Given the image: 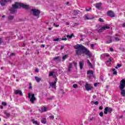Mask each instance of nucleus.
Instances as JSON below:
<instances>
[{"instance_id":"f257e3e1","label":"nucleus","mask_w":125,"mask_h":125,"mask_svg":"<svg viewBox=\"0 0 125 125\" xmlns=\"http://www.w3.org/2000/svg\"><path fill=\"white\" fill-rule=\"evenodd\" d=\"M75 49H76L75 51L76 54L77 55H82L83 53V49L84 48V46L83 45L77 44L74 46Z\"/></svg>"},{"instance_id":"f03ea898","label":"nucleus","mask_w":125,"mask_h":125,"mask_svg":"<svg viewBox=\"0 0 125 125\" xmlns=\"http://www.w3.org/2000/svg\"><path fill=\"white\" fill-rule=\"evenodd\" d=\"M125 88V80L122 79L120 81V84L119 85V88L121 90V94L122 96L125 97V89L124 88Z\"/></svg>"},{"instance_id":"7ed1b4c3","label":"nucleus","mask_w":125,"mask_h":125,"mask_svg":"<svg viewBox=\"0 0 125 125\" xmlns=\"http://www.w3.org/2000/svg\"><path fill=\"white\" fill-rule=\"evenodd\" d=\"M19 8V5L18 2H16L14 4L12 5V7L10 9V11L12 14H13L15 11H16V9Z\"/></svg>"},{"instance_id":"20e7f679","label":"nucleus","mask_w":125,"mask_h":125,"mask_svg":"<svg viewBox=\"0 0 125 125\" xmlns=\"http://www.w3.org/2000/svg\"><path fill=\"white\" fill-rule=\"evenodd\" d=\"M31 11L34 16H36L38 17V18H39V16L41 13V11L37 9H31Z\"/></svg>"},{"instance_id":"39448f33","label":"nucleus","mask_w":125,"mask_h":125,"mask_svg":"<svg viewBox=\"0 0 125 125\" xmlns=\"http://www.w3.org/2000/svg\"><path fill=\"white\" fill-rule=\"evenodd\" d=\"M73 66H74V67L76 68V69H78V67L77 66V62H72L69 63V65L68 67V72H71V69L73 68Z\"/></svg>"},{"instance_id":"423d86ee","label":"nucleus","mask_w":125,"mask_h":125,"mask_svg":"<svg viewBox=\"0 0 125 125\" xmlns=\"http://www.w3.org/2000/svg\"><path fill=\"white\" fill-rule=\"evenodd\" d=\"M112 111H113V109H112L111 107H106L104 108V115H107L108 113H109L110 114V113H112Z\"/></svg>"},{"instance_id":"0eeeda50","label":"nucleus","mask_w":125,"mask_h":125,"mask_svg":"<svg viewBox=\"0 0 125 125\" xmlns=\"http://www.w3.org/2000/svg\"><path fill=\"white\" fill-rule=\"evenodd\" d=\"M83 53H84L89 58H90V57H91V54L90 53V52H89V51H88L87 50V49L85 48L84 47V49L83 50Z\"/></svg>"},{"instance_id":"6e6552de","label":"nucleus","mask_w":125,"mask_h":125,"mask_svg":"<svg viewBox=\"0 0 125 125\" xmlns=\"http://www.w3.org/2000/svg\"><path fill=\"white\" fill-rule=\"evenodd\" d=\"M18 4L19 8H20V7H22V8H24L25 9H28L29 7L28 5L25 4L23 3H18Z\"/></svg>"},{"instance_id":"1a4fd4ad","label":"nucleus","mask_w":125,"mask_h":125,"mask_svg":"<svg viewBox=\"0 0 125 125\" xmlns=\"http://www.w3.org/2000/svg\"><path fill=\"white\" fill-rule=\"evenodd\" d=\"M85 88L86 90H87V91H89V90H91V89H92V87H91V84L86 83L85 84Z\"/></svg>"},{"instance_id":"9d476101","label":"nucleus","mask_w":125,"mask_h":125,"mask_svg":"<svg viewBox=\"0 0 125 125\" xmlns=\"http://www.w3.org/2000/svg\"><path fill=\"white\" fill-rule=\"evenodd\" d=\"M57 82V81H55L54 82H51L49 83L50 86L52 87V88H54L55 89H56V83Z\"/></svg>"},{"instance_id":"9b49d317","label":"nucleus","mask_w":125,"mask_h":125,"mask_svg":"<svg viewBox=\"0 0 125 125\" xmlns=\"http://www.w3.org/2000/svg\"><path fill=\"white\" fill-rule=\"evenodd\" d=\"M107 29H110V27L107 26H104L102 27L101 29L98 30V33H102L104 30H106Z\"/></svg>"},{"instance_id":"f8f14e48","label":"nucleus","mask_w":125,"mask_h":125,"mask_svg":"<svg viewBox=\"0 0 125 125\" xmlns=\"http://www.w3.org/2000/svg\"><path fill=\"white\" fill-rule=\"evenodd\" d=\"M39 111H40V112H41V113H43L44 112H47V108H46V107H45V106L41 107L40 108V109H39Z\"/></svg>"},{"instance_id":"ddd939ff","label":"nucleus","mask_w":125,"mask_h":125,"mask_svg":"<svg viewBox=\"0 0 125 125\" xmlns=\"http://www.w3.org/2000/svg\"><path fill=\"white\" fill-rule=\"evenodd\" d=\"M107 15L109 16V17H115V14H114V12L112 11H108L107 12Z\"/></svg>"},{"instance_id":"4468645a","label":"nucleus","mask_w":125,"mask_h":125,"mask_svg":"<svg viewBox=\"0 0 125 125\" xmlns=\"http://www.w3.org/2000/svg\"><path fill=\"white\" fill-rule=\"evenodd\" d=\"M30 101L31 103L34 104V101H36V97H35V94H33L31 95V98H30Z\"/></svg>"},{"instance_id":"2eb2a0df","label":"nucleus","mask_w":125,"mask_h":125,"mask_svg":"<svg viewBox=\"0 0 125 125\" xmlns=\"http://www.w3.org/2000/svg\"><path fill=\"white\" fill-rule=\"evenodd\" d=\"M95 6L98 9H100V7H101V5H102V3L99 2V3H97L95 4Z\"/></svg>"},{"instance_id":"dca6fc26","label":"nucleus","mask_w":125,"mask_h":125,"mask_svg":"<svg viewBox=\"0 0 125 125\" xmlns=\"http://www.w3.org/2000/svg\"><path fill=\"white\" fill-rule=\"evenodd\" d=\"M6 2H7V1L6 0H1L0 1V5L1 6H4L5 5V4H6Z\"/></svg>"},{"instance_id":"f3484780","label":"nucleus","mask_w":125,"mask_h":125,"mask_svg":"<svg viewBox=\"0 0 125 125\" xmlns=\"http://www.w3.org/2000/svg\"><path fill=\"white\" fill-rule=\"evenodd\" d=\"M15 94H20V95H23V93H22V91L17 90L15 91Z\"/></svg>"},{"instance_id":"a211bd4d","label":"nucleus","mask_w":125,"mask_h":125,"mask_svg":"<svg viewBox=\"0 0 125 125\" xmlns=\"http://www.w3.org/2000/svg\"><path fill=\"white\" fill-rule=\"evenodd\" d=\"M108 40L106 41V43H111L112 42V37L111 36L108 37Z\"/></svg>"},{"instance_id":"6ab92c4d","label":"nucleus","mask_w":125,"mask_h":125,"mask_svg":"<svg viewBox=\"0 0 125 125\" xmlns=\"http://www.w3.org/2000/svg\"><path fill=\"white\" fill-rule=\"evenodd\" d=\"M7 18L9 21H12V20H13L14 19V16L13 15H9Z\"/></svg>"},{"instance_id":"aec40b11","label":"nucleus","mask_w":125,"mask_h":125,"mask_svg":"<svg viewBox=\"0 0 125 125\" xmlns=\"http://www.w3.org/2000/svg\"><path fill=\"white\" fill-rule=\"evenodd\" d=\"M35 79L36 81L37 82V83H40V82H41V81H42V78L38 77L37 76H36L35 77Z\"/></svg>"},{"instance_id":"412c9836","label":"nucleus","mask_w":125,"mask_h":125,"mask_svg":"<svg viewBox=\"0 0 125 125\" xmlns=\"http://www.w3.org/2000/svg\"><path fill=\"white\" fill-rule=\"evenodd\" d=\"M87 75H91V77L93 76V71L92 70H89L87 72Z\"/></svg>"},{"instance_id":"4be33fe9","label":"nucleus","mask_w":125,"mask_h":125,"mask_svg":"<svg viewBox=\"0 0 125 125\" xmlns=\"http://www.w3.org/2000/svg\"><path fill=\"white\" fill-rule=\"evenodd\" d=\"M41 123L45 125V124H46V118H42V120H41Z\"/></svg>"},{"instance_id":"5701e85b","label":"nucleus","mask_w":125,"mask_h":125,"mask_svg":"<svg viewBox=\"0 0 125 125\" xmlns=\"http://www.w3.org/2000/svg\"><path fill=\"white\" fill-rule=\"evenodd\" d=\"M79 66H80V69L82 70V69L83 68V63L82 62H79Z\"/></svg>"},{"instance_id":"b1692460","label":"nucleus","mask_w":125,"mask_h":125,"mask_svg":"<svg viewBox=\"0 0 125 125\" xmlns=\"http://www.w3.org/2000/svg\"><path fill=\"white\" fill-rule=\"evenodd\" d=\"M84 16H85V19H86L87 20H92V18H90L88 17V15H85Z\"/></svg>"},{"instance_id":"393cba45","label":"nucleus","mask_w":125,"mask_h":125,"mask_svg":"<svg viewBox=\"0 0 125 125\" xmlns=\"http://www.w3.org/2000/svg\"><path fill=\"white\" fill-rule=\"evenodd\" d=\"M87 64L89 65L90 68H92V64H91V62H90L89 60H87Z\"/></svg>"},{"instance_id":"a878e982","label":"nucleus","mask_w":125,"mask_h":125,"mask_svg":"<svg viewBox=\"0 0 125 125\" xmlns=\"http://www.w3.org/2000/svg\"><path fill=\"white\" fill-rule=\"evenodd\" d=\"M73 36H74V34H71L70 35H66V37L67 38H69V39H72Z\"/></svg>"},{"instance_id":"bb28decb","label":"nucleus","mask_w":125,"mask_h":125,"mask_svg":"<svg viewBox=\"0 0 125 125\" xmlns=\"http://www.w3.org/2000/svg\"><path fill=\"white\" fill-rule=\"evenodd\" d=\"M121 67H122V64H118L117 65V66H115V68L116 69H118L119 68H121Z\"/></svg>"},{"instance_id":"cd10ccee","label":"nucleus","mask_w":125,"mask_h":125,"mask_svg":"<svg viewBox=\"0 0 125 125\" xmlns=\"http://www.w3.org/2000/svg\"><path fill=\"white\" fill-rule=\"evenodd\" d=\"M33 123L35 124V125H40V123H38L37 121L34 120L33 121Z\"/></svg>"},{"instance_id":"c85d7f7f","label":"nucleus","mask_w":125,"mask_h":125,"mask_svg":"<svg viewBox=\"0 0 125 125\" xmlns=\"http://www.w3.org/2000/svg\"><path fill=\"white\" fill-rule=\"evenodd\" d=\"M112 62V59L111 58H109L107 61V64H110V62Z\"/></svg>"},{"instance_id":"c756f323","label":"nucleus","mask_w":125,"mask_h":125,"mask_svg":"<svg viewBox=\"0 0 125 125\" xmlns=\"http://www.w3.org/2000/svg\"><path fill=\"white\" fill-rule=\"evenodd\" d=\"M112 71L113 72V75H117V71H116V69L115 68L112 69Z\"/></svg>"},{"instance_id":"7c9ffc66","label":"nucleus","mask_w":125,"mask_h":125,"mask_svg":"<svg viewBox=\"0 0 125 125\" xmlns=\"http://www.w3.org/2000/svg\"><path fill=\"white\" fill-rule=\"evenodd\" d=\"M67 57H68L67 55H65L63 56L62 57V61H64V60H65L66 59V58H67Z\"/></svg>"},{"instance_id":"2f4dec72","label":"nucleus","mask_w":125,"mask_h":125,"mask_svg":"<svg viewBox=\"0 0 125 125\" xmlns=\"http://www.w3.org/2000/svg\"><path fill=\"white\" fill-rule=\"evenodd\" d=\"M60 40H61V38H57L53 40V42H58L60 41Z\"/></svg>"},{"instance_id":"473e14b6","label":"nucleus","mask_w":125,"mask_h":125,"mask_svg":"<svg viewBox=\"0 0 125 125\" xmlns=\"http://www.w3.org/2000/svg\"><path fill=\"white\" fill-rule=\"evenodd\" d=\"M54 74V72H51L49 73V76L52 77V76H53Z\"/></svg>"},{"instance_id":"72a5a7b5","label":"nucleus","mask_w":125,"mask_h":125,"mask_svg":"<svg viewBox=\"0 0 125 125\" xmlns=\"http://www.w3.org/2000/svg\"><path fill=\"white\" fill-rule=\"evenodd\" d=\"M115 41H116V42H119L121 41V39L119 38L118 37H115Z\"/></svg>"},{"instance_id":"f704fd0d","label":"nucleus","mask_w":125,"mask_h":125,"mask_svg":"<svg viewBox=\"0 0 125 125\" xmlns=\"http://www.w3.org/2000/svg\"><path fill=\"white\" fill-rule=\"evenodd\" d=\"M4 114L5 115H6V117H7V118H8L10 116V114L9 113H7L6 112H4Z\"/></svg>"},{"instance_id":"c9c22d12","label":"nucleus","mask_w":125,"mask_h":125,"mask_svg":"<svg viewBox=\"0 0 125 125\" xmlns=\"http://www.w3.org/2000/svg\"><path fill=\"white\" fill-rule=\"evenodd\" d=\"M102 56H104V57H108V56H109V54H104L102 55Z\"/></svg>"},{"instance_id":"e433bc0d","label":"nucleus","mask_w":125,"mask_h":125,"mask_svg":"<svg viewBox=\"0 0 125 125\" xmlns=\"http://www.w3.org/2000/svg\"><path fill=\"white\" fill-rule=\"evenodd\" d=\"M73 87H74V88H77V87H78V84H74L73 85Z\"/></svg>"},{"instance_id":"4c0bfd02","label":"nucleus","mask_w":125,"mask_h":125,"mask_svg":"<svg viewBox=\"0 0 125 125\" xmlns=\"http://www.w3.org/2000/svg\"><path fill=\"white\" fill-rule=\"evenodd\" d=\"M58 59H59V57H56L55 58H53V60L55 61V60H58Z\"/></svg>"},{"instance_id":"58836bf2","label":"nucleus","mask_w":125,"mask_h":125,"mask_svg":"<svg viewBox=\"0 0 125 125\" xmlns=\"http://www.w3.org/2000/svg\"><path fill=\"white\" fill-rule=\"evenodd\" d=\"M93 103L95 105H98V104H99V103L98 102V101H96V102H94Z\"/></svg>"},{"instance_id":"ea45409f","label":"nucleus","mask_w":125,"mask_h":125,"mask_svg":"<svg viewBox=\"0 0 125 125\" xmlns=\"http://www.w3.org/2000/svg\"><path fill=\"white\" fill-rule=\"evenodd\" d=\"M2 105H3V106H6V105H7V104L5 102H2Z\"/></svg>"},{"instance_id":"a19ab883","label":"nucleus","mask_w":125,"mask_h":125,"mask_svg":"<svg viewBox=\"0 0 125 125\" xmlns=\"http://www.w3.org/2000/svg\"><path fill=\"white\" fill-rule=\"evenodd\" d=\"M3 42V41H2V38H0V44H1Z\"/></svg>"},{"instance_id":"79ce46f5","label":"nucleus","mask_w":125,"mask_h":125,"mask_svg":"<svg viewBox=\"0 0 125 125\" xmlns=\"http://www.w3.org/2000/svg\"><path fill=\"white\" fill-rule=\"evenodd\" d=\"M50 119H51L52 120H53L54 119V116L51 115L49 116Z\"/></svg>"},{"instance_id":"37998d69","label":"nucleus","mask_w":125,"mask_h":125,"mask_svg":"<svg viewBox=\"0 0 125 125\" xmlns=\"http://www.w3.org/2000/svg\"><path fill=\"white\" fill-rule=\"evenodd\" d=\"M99 21L102 22H104V21H103V19H102V18L99 19Z\"/></svg>"},{"instance_id":"c03bdc74","label":"nucleus","mask_w":125,"mask_h":125,"mask_svg":"<svg viewBox=\"0 0 125 125\" xmlns=\"http://www.w3.org/2000/svg\"><path fill=\"white\" fill-rule=\"evenodd\" d=\"M99 115H100V117H103V112H101L99 113Z\"/></svg>"},{"instance_id":"a18cd8bd","label":"nucleus","mask_w":125,"mask_h":125,"mask_svg":"<svg viewBox=\"0 0 125 125\" xmlns=\"http://www.w3.org/2000/svg\"><path fill=\"white\" fill-rule=\"evenodd\" d=\"M98 84H99V83H94V86H97V85H98Z\"/></svg>"},{"instance_id":"49530a36","label":"nucleus","mask_w":125,"mask_h":125,"mask_svg":"<svg viewBox=\"0 0 125 125\" xmlns=\"http://www.w3.org/2000/svg\"><path fill=\"white\" fill-rule=\"evenodd\" d=\"M91 47L92 49H93L94 47V44H91Z\"/></svg>"},{"instance_id":"de8ad7c7","label":"nucleus","mask_w":125,"mask_h":125,"mask_svg":"<svg viewBox=\"0 0 125 125\" xmlns=\"http://www.w3.org/2000/svg\"><path fill=\"white\" fill-rule=\"evenodd\" d=\"M61 41H67V38H62L61 39Z\"/></svg>"},{"instance_id":"09e8293b","label":"nucleus","mask_w":125,"mask_h":125,"mask_svg":"<svg viewBox=\"0 0 125 125\" xmlns=\"http://www.w3.org/2000/svg\"><path fill=\"white\" fill-rule=\"evenodd\" d=\"M89 10H91V7H89L88 9H86V11H89Z\"/></svg>"},{"instance_id":"8fccbe9b","label":"nucleus","mask_w":125,"mask_h":125,"mask_svg":"<svg viewBox=\"0 0 125 125\" xmlns=\"http://www.w3.org/2000/svg\"><path fill=\"white\" fill-rule=\"evenodd\" d=\"M54 98V96H52L50 97L48 99L49 100H51V99H53Z\"/></svg>"},{"instance_id":"3c124183","label":"nucleus","mask_w":125,"mask_h":125,"mask_svg":"<svg viewBox=\"0 0 125 125\" xmlns=\"http://www.w3.org/2000/svg\"><path fill=\"white\" fill-rule=\"evenodd\" d=\"M28 98H31V93H29L28 94Z\"/></svg>"},{"instance_id":"603ef678","label":"nucleus","mask_w":125,"mask_h":125,"mask_svg":"<svg viewBox=\"0 0 125 125\" xmlns=\"http://www.w3.org/2000/svg\"><path fill=\"white\" fill-rule=\"evenodd\" d=\"M64 46H62L61 47L60 50H62V49H64Z\"/></svg>"},{"instance_id":"864d4df0","label":"nucleus","mask_w":125,"mask_h":125,"mask_svg":"<svg viewBox=\"0 0 125 125\" xmlns=\"http://www.w3.org/2000/svg\"><path fill=\"white\" fill-rule=\"evenodd\" d=\"M109 50H110V51H114V49H113V48H110Z\"/></svg>"},{"instance_id":"5fc2aeb1","label":"nucleus","mask_w":125,"mask_h":125,"mask_svg":"<svg viewBox=\"0 0 125 125\" xmlns=\"http://www.w3.org/2000/svg\"><path fill=\"white\" fill-rule=\"evenodd\" d=\"M103 109V106H100L99 107V109L100 110H102Z\"/></svg>"},{"instance_id":"6e6d98bb","label":"nucleus","mask_w":125,"mask_h":125,"mask_svg":"<svg viewBox=\"0 0 125 125\" xmlns=\"http://www.w3.org/2000/svg\"><path fill=\"white\" fill-rule=\"evenodd\" d=\"M122 27H123L124 28H125V22L124 23L122 24Z\"/></svg>"},{"instance_id":"4d7b16f0","label":"nucleus","mask_w":125,"mask_h":125,"mask_svg":"<svg viewBox=\"0 0 125 125\" xmlns=\"http://www.w3.org/2000/svg\"><path fill=\"white\" fill-rule=\"evenodd\" d=\"M93 120V117H92V118H90L89 119V121H92Z\"/></svg>"},{"instance_id":"13d9d810","label":"nucleus","mask_w":125,"mask_h":125,"mask_svg":"<svg viewBox=\"0 0 125 125\" xmlns=\"http://www.w3.org/2000/svg\"><path fill=\"white\" fill-rule=\"evenodd\" d=\"M13 55H15V54H14V53H12L11 55L10 56H12Z\"/></svg>"},{"instance_id":"bf43d9fd","label":"nucleus","mask_w":125,"mask_h":125,"mask_svg":"<svg viewBox=\"0 0 125 125\" xmlns=\"http://www.w3.org/2000/svg\"><path fill=\"white\" fill-rule=\"evenodd\" d=\"M93 98L94 99L96 98V95H93Z\"/></svg>"},{"instance_id":"052dcab7","label":"nucleus","mask_w":125,"mask_h":125,"mask_svg":"<svg viewBox=\"0 0 125 125\" xmlns=\"http://www.w3.org/2000/svg\"><path fill=\"white\" fill-rule=\"evenodd\" d=\"M41 46H42V47H44L45 45L44 44H42Z\"/></svg>"},{"instance_id":"680f3d73","label":"nucleus","mask_w":125,"mask_h":125,"mask_svg":"<svg viewBox=\"0 0 125 125\" xmlns=\"http://www.w3.org/2000/svg\"><path fill=\"white\" fill-rule=\"evenodd\" d=\"M70 24V22H66V25H69Z\"/></svg>"},{"instance_id":"e2e57ef3","label":"nucleus","mask_w":125,"mask_h":125,"mask_svg":"<svg viewBox=\"0 0 125 125\" xmlns=\"http://www.w3.org/2000/svg\"><path fill=\"white\" fill-rule=\"evenodd\" d=\"M35 71H36V72H39V69H36L35 70Z\"/></svg>"},{"instance_id":"0e129e2a","label":"nucleus","mask_w":125,"mask_h":125,"mask_svg":"<svg viewBox=\"0 0 125 125\" xmlns=\"http://www.w3.org/2000/svg\"><path fill=\"white\" fill-rule=\"evenodd\" d=\"M29 88V89H32V86H30Z\"/></svg>"},{"instance_id":"69168bd1","label":"nucleus","mask_w":125,"mask_h":125,"mask_svg":"<svg viewBox=\"0 0 125 125\" xmlns=\"http://www.w3.org/2000/svg\"><path fill=\"white\" fill-rule=\"evenodd\" d=\"M0 108L1 109H3V107L2 106V105H0Z\"/></svg>"},{"instance_id":"338daca9","label":"nucleus","mask_w":125,"mask_h":125,"mask_svg":"<svg viewBox=\"0 0 125 125\" xmlns=\"http://www.w3.org/2000/svg\"><path fill=\"white\" fill-rule=\"evenodd\" d=\"M48 30H49V31H50V30H51V27H49V28H48Z\"/></svg>"},{"instance_id":"774afa93","label":"nucleus","mask_w":125,"mask_h":125,"mask_svg":"<svg viewBox=\"0 0 125 125\" xmlns=\"http://www.w3.org/2000/svg\"><path fill=\"white\" fill-rule=\"evenodd\" d=\"M55 26L56 27H59V25H56Z\"/></svg>"}]
</instances>
